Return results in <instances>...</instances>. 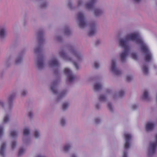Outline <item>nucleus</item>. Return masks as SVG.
Instances as JSON below:
<instances>
[{
  "instance_id": "24",
  "label": "nucleus",
  "mask_w": 157,
  "mask_h": 157,
  "mask_svg": "<svg viewBox=\"0 0 157 157\" xmlns=\"http://www.w3.org/2000/svg\"><path fill=\"white\" fill-rule=\"evenodd\" d=\"M72 52L74 53V55L77 57L78 59H79L81 57V56L77 52H74L73 51Z\"/></svg>"
},
{
  "instance_id": "54",
  "label": "nucleus",
  "mask_w": 157,
  "mask_h": 157,
  "mask_svg": "<svg viewBox=\"0 0 157 157\" xmlns=\"http://www.w3.org/2000/svg\"><path fill=\"white\" fill-rule=\"evenodd\" d=\"M97 42H98V43H99V41H97Z\"/></svg>"
},
{
  "instance_id": "21",
  "label": "nucleus",
  "mask_w": 157,
  "mask_h": 157,
  "mask_svg": "<svg viewBox=\"0 0 157 157\" xmlns=\"http://www.w3.org/2000/svg\"><path fill=\"white\" fill-rule=\"evenodd\" d=\"M14 97V95H11L8 98V101L9 104L11 103Z\"/></svg>"
},
{
  "instance_id": "27",
  "label": "nucleus",
  "mask_w": 157,
  "mask_h": 157,
  "mask_svg": "<svg viewBox=\"0 0 157 157\" xmlns=\"http://www.w3.org/2000/svg\"><path fill=\"white\" fill-rule=\"evenodd\" d=\"M9 120V116L8 115H6L4 117V118L3 122L4 123H6L7 121H8Z\"/></svg>"
},
{
  "instance_id": "44",
  "label": "nucleus",
  "mask_w": 157,
  "mask_h": 157,
  "mask_svg": "<svg viewBox=\"0 0 157 157\" xmlns=\"http://www.w3.org/2000/svg\"><path fill=\"white\" fill-rule=\"evenodd\" d=\"M95 121L96 123H98L100 122V120L98 118H96L95 119Z\"/></svg>"
},
{
  "instance_id": "11",
  "label": "nucleus",
  "mask_w": 157,
  "mask_h": 157,
  "mask_svg": "<svg viewBox=\"0 0 157 157\" xmlns=\"http://www.w3.org/2000/svg\"><path fill=\"white\" fill-rule=\"evenodd\" d=\"M50 66H57L59 65V63L57 60L54 59H52L49 63Z\"/></svg>"
},
{
  "instance_id": "31",
  "label": "nucleus",
  "mask_w": 157,
  "mask_h": 157,
  "mask_svg": "<svg viewBox=\"0 0 157 157\" xmlns=\"http://www.w3.org/2000/svg\"><path fill=\"white\" fill-rule=\"evenodd\" d=\"M22 58L21 57H19L17 58L16 61V63H19L22 60Z\"/></svg>"
},
{
  "instance_id": "20",
  "label": "nucleus",
  "mask_w": 157,
  "mask_h": 157,
  "mask_svg": "<svg viewBox=\"0 0 157 157\" xmlns=\"http://www.w3.org/2000/svg\"><path fill=\"white\" fill-rule=\"evenodd\" d=\"M68 104L67 102H65L63 104L62 108L63 110H65L68 106Z\"/></svg>"
},
{
  "instance_id": "38",
  "label": "nucleus",
  "mask_w": 157,
  "mask_h": 157,
  "mask_svg": "<svg viewBox=\"0 0 157 157\" xmlns=\"http://www.w3.org/2000/svg\"><path fill=\"white\" fill-rule=\"evenodd\" d=\"M65 121L63 119H62L60 121V124L61 125L63 126L65 124Z\"/></svg>"
},
{
  "instance_id": "45",
  "label": "nucleus",
  "mask_w": 157,
  "mask_h": 157,
  "mask_svg": "<svg viewBox=\"0 0 157 157\" xmlns=\"http://www.w3.org/2000/svg\"><path fill=\"white\" fill-rule=\"evenodd\" d=\"M33 116V114L31 112H30L28 113V116L30 117L31 118L32 116Z\"/></svg>"
},
{
  "instance_id": "41",
  "label": "nucleus",
  "mask_w": 157,
  "mask_h": 157,
  "mask_svg": "<svg viewBox=\"0 0 157 157\" xmlns=\"http://www.w3.org/2000/svg\"><path fill=\"white\" fill-rule=\"evenodd\" d=\"M43 35V31H41L40 32H38V36H40V37H42Z\"/></svg>"
},
{
  "instance_id": "48",
  "label": "nucleus",
  "mask_w": 157,
  "mask_h": 157,
  "mask_svg": "<svg viewBox=\"0 0 157 157\" xmlns=\"http://www.w3.org/2000/svg\"><path fill=\"white\" fill-rule=\"evenodd\" d=\"M82 1H79L78 2V6H79L82 3Z\"/></svg>"
},
{
  "instance_id": "19",
  "label": "nucleus",
  "mask_w": 157,
  "mask_h": 157,
  "mask_svg": "<svg viewBox=\"0 0 157 157\" xmlns=\"http://www.w3.org/2000/svg\"><path fill=\"white\" fill-rule=\"evenodd\" d=\"M143 98L144 99H147L148 98V93L147 91H145L143 94Z\"/></svg>"
},
{
  "instance_id": "34",
  "label": "nucleus",
  "mask_w": 157,
  "mask_h": 157,
  "mask_svg": "<svg viewBox=\"0 0 157 157\" xmlns=\"http://www.w3.org/2000/svg\"><path fill=\"white\" fill-rule=\"evenodd\" d=\"M124 93L122 90H121L119 91V96L120 97H122L124 94Z\"/></svg>"
},
{
  "instance_id": "13",
  "label": "nucleus",
  "mask_w": 157,
  "mask_h": 157,
  "mask_svg": "<svg viewBox=\"0 0 157 157\" xmlns=\"http://www.w3.org/2000/svg\"><path fill=\"white\" fill-rule=\"evenodd\" d=\"M5 35V31L4 28L0 29V37L3 38L4 37Z\"/></svg>"
},
{
  "instance_id": "22",
  "label": "nucleus",
  "mask_w": 157,
  "mask_h": 157,
  "mask_svg": "<svg viewBox=\"0 0 157 157\" xmlns=\"http://www.w3.org/2000/svg\"><path fill=\"white\" fill-rule=\"evenodd\" d=\"M59 53L60 56L63 58H65L66 56V54L63 51H60Z\"/></svg>"
},
{
  "instance_id": "30",
  "label": "nucleus",
  "mask_w": 157,
  "mask_h": 157,
  "mask_svg": "<svg viewBox=\"0 0 157 157\" xmlns=\"http://www.w3.org/2000/svg\"><path fill=\"white\" fill-rule=\"evenodd\" d=\"M132 57L134 59L136 60L137 59V56L135 53H132L131 54Z\"/></svg>"
},
{
  "instance_id": "46",
  "label": "nucleus",
  "mask_w": 157,
  "mask_h": 157,
  "mask_svg": "<svg viewBox=\"0 0 157 157\" xmlns=\"http://www.w3.org/2000/svg\"><path fill=\"white\" fill-rule=\"evenodd\" d=\"M127 153L126 152H124L122 157H127Z\"/></svg>"
},
{
  "instance_id": "7",
  "label": "nucleus",
  "mask_w": 157,
  "mask_h": 157,
  "mask_svg": "<svg viewBox=\"0 0 157 157\" xmlns=\"http://www.w3.org/2000/svg\"><path fill=\"white\" fill-rule=\"evenodd\" d=\"M91 2L86 5V7L87 9H91L93 8L95 2L96 0H91Z\"/></svg>"
},
{
  "instance_id": "40",
  "label": "nucleus",
  "mask_w": 157,
  "mask_h": 157,
  "mask_svg": "<svg viewBox=\"0 0 157 157\" xmlns=\"http://www.w3.org/2000/svg\"><path fill=\"white\" fill-rule=\"evenodd\" d=\"M73 63H74V66H75L76 68L77 69H78L79 68H78V64L77 63L75 62H74Z\"/></svg>"
},
{
  "instance_id": "17",
  "label": "nucleus",
  "mask_w": 157,
  "mask_h": 157,
  "mask_svg": "<svg viewBox=\"0 0 157 157\" xmlns=\"http://www.w3.org/2000/svg\"><path fill=\"white\" fill-rule=\"evenodd\" d=\"M143 71L145 74H147L148 73V69L147 67L144 65L142 68Z\"/></svg>"
},
{
  "instance_id": "47",
  "label": "nucleus",
  "mask_w": 157,
  "mask_h": 157,
  "mask_svg": "<svg viewBox=\"0 0 157 157\" xmlns=\"http://www.w3.org/2000/svg\"><path fill=\"white\" fill-rule=\"evenodd\" d=\"M132 109H135L137 107V106L136 105H132Z\"/></svg>"
},
{
  "instance_id": "10",
  "label": "nucleus",
  "mask_w": 157,
  "mask_h": 157,
  "mask_svg": "<svg viewBox=\"0 0 157 157\" xmlns=\"http://www.w3.org/2000/svg\"><path fill=\"white\" fill-rule=\"evenodd\" d=\"M6 146V144L5 143H2L0 149V155L2 157H4V152Z\"/></svg>"
},
{
  "instance_id": "1",
  "label": "nucleus",
  "mask_w": 157,
  "mask_h": 157,
  "mask_svg": "<svg viewBox=\"0 0 157 157\" xmlns=\"http://www.w3.org/2000/svg\"><path fill=\"white\" fill-rule=\"evenodd\" d=\"M128 40L135 41L136 43L140 44L142 51L145 54V60L147 62L150 61L151 56L149 50L146 44H144L140 34L136 33L128 34L126 36L125 39H121L120 40V46L124 48V51L120 55V57L122 62L125 61V58L128 55L129 51V47L127 44Z\"/></svg>"
},
{
  "instance_id": "29",
  "label": "nucleus",
  "mask_w": 157,
  "mask_h": 157,
  "mask_svg": "<svg viewBox=\"0 0 157 157\" xmlns=\"http://www.w3.org/2000/svg\"><path fill=\"white\" fill-rule=\"evenodd\" d=\"M105 99V96L103 95H101L99 98V99L100 101H104Z\"/></svg>"
},
{
  "instance_id": "35",
  "label": "nucleus",
  "mask_w": 157,
  "mask_h": 157,
  "mask_svg": "<svg viewBox=\"0 0 157 157\" xmlns=\"http://www.w3.org/2000/svg\"><path fill=\"white\" fill-rule=\"evenodd\" d=\"M108 107L109 109L111 111H112V107L111 104L110 103H108Z\"/></svg>"
},
{
  "instance_id": "6",
  "label": "nucleus",
  "mask_w": 157,
  "mask_h": 157,
  "mask_svg": "<svg viewBox=\"0 0 157 157\" xmlns=\"http://www.w3.org/2000/svg\"><path fill=\"white\" fill-rule=\"evenodd\" d=\"M124 136L125 140L124 148L125 149H127L129 148L130 146L129 141L131 136L130 135L128 134H125Z\"/></svg>"
},
{
  "instance_id": "52",
  "label": "nucleus",
  "mask_w": 157,
  "mask_h": 157,
  "mask_svg": "<svg viewBox=\"0 0 157 157\" xmlns=\"http://www.w3.org/2000/svg\"><path fill=\"white\" fill-rule=\"evenodd\" d=\"M136 2H138L140 1V0H134Z\"/></svg>"
},
{
  "instance_id": "51",
  "label": "nucleus",
  "mask_w": 157,
  "mask_h": 157,
  "mask_svg": "<svg viewBox=\"0 0 157 157\" xmlns=\"http://www.w3.org/2000/svg\"><path fill=\"white\" fill-rule=\"evenodd\" d=\"M99 105V104H97L96 105V107L97 109H98Z\"/></svg>"
},
{
  "instance_id": "39",
  "label": "nucleus",
  "mask_w": 157,
  "mask_h": 157,
  "mask_svg": "<svg viewBox=\"0 0 157 157\" xmlns=\"http://www.w3.org/2000/svg\"><path fill=\"white\" fill-rule=\"evenodd\" d=\"M94 66L96 68H98L99 67V65L97 62H95L94 63Z\"/></svg>"
},
{
  "instance_id": "3",
  "label": "nucleus",
  "mask_w": 157,
  "mask_h": 157,
  "mask_svg": "<svg viewBox=\"0 0 157 157\" xmlns=\"http://www.w3.org/2000/svg\"><path fill=\"white\" fill-rule=\"evenodd\" d=\"M78 19L79 21V26L81 28H83L86 25V23L85 21L83 15L81 12L78 13Z\"/></svg>"
},
{
  "instance_id": "2",
  "label": "nucleus",
  "mask_w": 157,
  "mask_h": 157,
  "mask_svg": "<svg viewBox=\"0 0 157 157\" xmlns=\"http://www.w3.org/2000/svg\"><path fill=\"white\" fill-rule=\"evenodd\" d=\"M155 142L150 144V148L148 154L149 156L153 155L155 152V149L157 147V134L155 135Z\"/></svg>"
},
{
  "instance_id": "4",
  "label": "nucleus",
  "mask_w": 157,
  "mask_h": 157,
  "mask_svg": "<svg viewBox=\"0 0 157 157\" xmlns=\"http://www.w3.org/2000/svg\"><path fill=\"white\" fill-rule=\"evenodd\" d=\"M64 73L67 75L69 82H72L75 79V77L72 74L71 70L67 68H66L64 70Z\"/></svg>"
},
{
  "instance_id": "14",
  "label": "nucleus",
  "mask_w": 157,
  "mask_h": 157,
  "mask_svg": "<svg viewBox=\"0 0 157 157\" xmlns=\"http://www.w3.org/2000/svg\"><path fill=\"white\" fill-rule=\"evenodd\" d=\"M102 88L101 85L98 83L95 84L94 86V89L95 90H98L101 89Z\"/></svg>"
},
{
  "instance_id": "53",
  "label": "nucleus",
  "mask_w": 157,
  "mask_h": 157,
  "mask_svg": "<svg viewBox=\"0 0 157 157\" xmlns=\"http://www.w3.org/2000/svg\"><path fill=\"white\" fill-rule=\"evenodd\" d=\"M72 157H76L75 155L73 154L72 155Z\"/></svg>"
},
{
  "instance_id": "37",
  "label": "nucleus",
  "mask_w": 157,
  "mask_h": 157,
  "mask_svg": "<svg viewBox=\"0 0 157 157\" xmlns=\"http://www.w3.org/2000/svg\"><path fill=\"white\" fill-rule=\"evenodd\" d=\"M3 133V128L2 127H0V136H1Z\"/></svg>"
},
{
  "instance_id": "12",
  "label": "nucleus",
  "mask_w": 157,
  "mask_h": 157,
  "mask_svg": "<svg viewBox=\"0 0 157 157\" xmlns=\"http://www.w3.org/2000/svg\"><path fill=\"white\" fill-rule=\"evenodd\" d=\"M154 127V125L153 124L148 123L146 126V129L147 131L151 130Z\"/></svg>"
},
{
  "instance_id": "36",
  "label": "nucleus",
  "mask_w": 157,
  "mask_h": 157,
  "mask_svg": "<svg viewBox=\"0 0 157 157\" xmlns=\"http://www.w3.org/2000/svg\"><path fill=\"white\" fill-rule=\"evenodd\" d=\"M132 79V78L130 76H127L126 77V80L127 81H129Z\"/></svg>"
},
{
  "instance_id": "33",
  "label": "nucleus",
  "mask_w": 157,
  "mask_h": 157,
  "mask_svg": "<svg viewBox=\"0 0 157 157\" xmlns=\"http://www.w3.org/2000/svg\"><path fill=\"white\" fill-rule=\"evenodd\" d=\"M16 142H13L11 144V148L12 149H13L16 146Z\"/></svg>"
},
{
  "instance_id": "49",
  "label": "nucleus",
  "mask_w": 157,
  "mask_h": 157,
  "mask_svg": "<svg viewBox=\"0 0 157 157\" xmlns=\"http://www.w3.org/2000/svg\"><path fill=\"white\" fill-rule=\"evenodd\" d=\"M0 105H1L2 107H3V103L1 102H0Z\"/></svg>"
},
{
  "instance_id": "23",
  "label": "nucleus",
  "mask_w": 157,
  "mask_h": 157,
  "mask_svg": "<svg viewBox=\"0 0 157 157\" xmlns=\"http://www.w3.org/2000/svg\"><path fill=\"white\" fill-rule=\"evenodd\" d=\"M11 136L13 137H15L17 135V133L14 131H11L10 133Z\"/></svg>"
},
{
  "instance_id": "50",
  "label": "nucleus",
  "mask_w": 157,
  "mask_h": 157,
  "mask_svg": "<svg viewBox=\"0 0 157 157\" xmlns=\"http://www.w3.org/2000/svg\"><path fill=\"white\" fill-rule=\"evenodd\" d=\"M43 40L42 39H40L39 40V42H43Z\"/></svg>"
},
{
  "instance_id": "8",
  "label": "nucleus",
  "mask_w": 157,
  "mask_h": 157,
  "mask_svg": "<svg viewBox=\"0 0 157 157\" xmlns=\"http://www.w3.org/2000/svg\"><path fill=\"white\" fill-rule=\"evenodd\" d=\"M43 61V57L38 58L37 61V65L39 68H41L43 67L44 65Z\"/></svg>"
},
{
  "instance_id": "16",
  "label": "nucleus",
  "mask_w": 157,
  "mask_h": 157,
  "mask_svg": "<svg viewBox=\"0 0 157 157\" xmlns=\"http://www.w3.org/2000/svg\"><path fill=\"white\" fill-rule=\"evenodd\" d=\"M102 13V11L98 9H96L94 10V14L96 16L100 15Z\"/></svg>"
},
{
  "instance_id": "28",
  "label": "nucleus",
  "mask_w": 157,
  "mask_h": 157,
  "mask_svg": "<svg viewBox=\"0 0 157 157\" xmlns=\"http://www.w3.org/2000/svg\"><path fill=\"white\" fill-rule=\"evenodd\" d=\"M25 152V150L24 149L21 148L19 151L18 155L19 156L21 155Z\"/></svg>"
},
{
  "instance_id": "26",
  "label": "nucleus",
  "mask_w": 157,
  "mask_h": 157,
  "mask_svg": "<svg viewBox=\"0 0 157 157\" xmlns=\"http://www.w3.org/2000/svg\"><path fill=\"white\" fill-rule=\"evenodd\" d=\"M41 50V48L40 47L36 48L34 49V52L36 53L40 52Z\"/></svg>"
},
{
  "instance_id": "32",
  "label": "nucleus",
  "mask_w": 157,
  "mask_h": 157,
  "mask_svg": "<svg viewBox=\"0 0 157 157\" xmlns=\"http://www.w3.org/2000/svg\"><path fill=\"white\" fill-rule=\"evenodd\" d=\"M39 133L38 131L36 130L34 132V136L35 138H37L39 136Z\"/></svg>"
},
{
  "instance_id": "9",
  "label": "nucleus",
  "mask_w": 157,
  "mask_h": 157,
  "mask_svg": "<svg viewBox=\"0 0 157 157\" xmlns=\"http://www.w3.org/2000/svg\"><path fill=\"white\" fill-rule=\"evenodd\" d=\"M91 29L88 33V35L89 36H92L94 35L96 33L95 30V25L93 24L90 25Z\"/></svg>"
},
{
  "instance_id": "18",
  "label": "nucleus",
  "mask_w": 157,
  "mask_h": 157,
  "mask_svg": "<svg viewBox=\"0 0 157 157\" xmlns=\"http://www.w3.org/2000/svg\"><path fill=\"white\" fill-rule=\"evenodd\" d=\"M29 133V130L27 128H24L23 130V134L24 135H28Z\"/></svg>"
},
{
  "instance_id": "42",
  "label": "nucleus",
  "mask_w": 157,
  "mask_h": 157,
  "mask_svg": "<svg viewBox=\"0 0 157 157\" xmlns=\"http://www.w3.org/2000/svg\"><path fill=\"white\" fill-rule=\"evenodd\" d=\"M46 6H47V4L46 2L43 3L41 5V7H45Z\"/></svg>"
},
{
  "instance_id": "5",
  "label": "nucleus",
  "mask_w": 157,
  "mask_h": 157,
  "mask_svg": "<svg viewBox=\"0 0 157 157\" xmlns=\"http://www.w3.org/2000/svg\"><path fill=\"white\" fill-rule=\"evenodd\" d=\"M111 69L112 71L116 75H119L121 73V71L116 68L115 61L113 59L112 61Z\"/></svg>"
},
{
  "instance_id": "25",
  "label": "nucleus",
  "mask_w": 157,
  "mask_h": 157,
  "mask_svg": "<svg viewBox=\"0 0 157 157\" xmlns=\"http://www.w3.org/2000/svg\"><path fill=\"white\" fill-rule=\"evenodd\" d=\"M70 146L69 145H66L63 148V150L64 151H67L70 148Z\"/></svg>"
},
{
  "instance_id": "15",
  "label": "nucleus",
  "mask_w": 157,
  "mask_h": 157,
  "mask_svg": "<svg viewBox=\"0 0 157 157\" xmlns=\"http://www.w3.org/2000/svg\"><path fill=\"white\" fill-rule=\"evenodd\" d=\"M56 84L54 83L53 85H52L51 86V89L52 91L54 94H56L57 93V91L56 89Z\"/></svg>"
},
{
  "instance_id": "43",
  "label": "nucleus",
  "mask_w": 157,
  "mask_h": 157,
  "mask_svg": "<svg viewBox=\"0 0 157 157\" xmlns=\"http://www.w3.org/2000/svg\"><path fill=\"white\" fill-rule=\"evenodd\" d=\"M26 93V92L25 91H23L21 93V95L22 96H25Z\"/></svg>"
}]
</instances>
